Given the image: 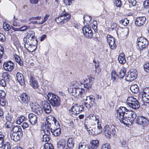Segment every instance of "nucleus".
I'll return each mask as SVG.
<instances>
[{
    "label": "nucleus",
    "mask_w": 149,
    "mask_h": 149,
    "mask_svg": "<svg viewBox=\"0 0 149 149\" xmlns=\"http://www.w3.org/2000/svg\"><path fill=\"white\" fill-rule=\"evenodd\" d=\"M128 113H129V110L124 107H120L117 109V117L121 123L126 125L130 124L128 123L127 119Z\"/></svg>",
    "instance_id": "obj_1"
},
{
    "label": "nucleus",
    "mask_w": 149,
    "mask_h": 149,
    "mask_svg": "<svg viewBox=\"0 0 149 149\" xmlns=\"http://www.w3.org/2000/svg\"><path fill=\"white\" fill-rule=\"evenodd\" d=\"M70 15L68 13H66L65 9L60 15L55 19V21L59 24H63L67 22L70 19Z\"/></svg>",
    "instance_id": "obj_2"
},
{
    "label": "nucleus",
    "mask_w": 149,
    "mask_h": 149,
    "mask_svg": "<svg viewBox=\"0 0 149 149\" xmlns=\"http://www.w3.org/2000/svg\"><path fill=\"white\" fill-rule=\"evenodd\" d=\"M117 128L116 126L113 125H106L103 129L104 134L109 139L112 135L115 134L116 133Z\"/></svg>",
    "instance_id": "obj_3"
},
{
    "label": "nucleus",
    "mask_w": 149,
    "mask_h": 149,
    "mask_svg": "<svg viewBox=\"0 0 149 149\" xmlns=\"http://www.w3.org/2000/svg\"><path fill=\"white\" fill-rule=\"evenodd\" d=\"M47 97L48 100L52 106L57 107L60 104V100L56 95L51 93H49Z\"/></svg>",
    "instance_id": "obj_4"
},
{
    "label": "nucleus",
    "mask_w": 149,
    "mask_h": 149,
    "mask_svg": "<svg viewBox=\"0 0 149 149\" xmlns=\"http://www.w3.org/2000/svg\"><path fill=\"white\" fill-rule=\"evenodd\" d=\"M127 103L128 105L134 109H137L140 107V104L138 100L132 96L129 97L128 98Z\"/></svg>",
    "instance_id": "obj_5"
},
{
    "label": "nucleus",
    "mask_w": 149,
    "mask_h": 149,
    "mask_svg": "<svg viewBox=\"0 0 149 149\" xmlns=\"http://www.w3.org/2000/svg\"><path fill=\"white\" fill-rule=\"evenodd\" d=\"M136 123L140 125H141L144 129L147 127L149 123V121L148 118L142 116L137 117L136 120Z\"/></svg>",
    "instance_id": "obj_6"
},
{
    "label": "nucleus",
    "mask_w": 149,
    "mask_h": 149,
    "mask_svg": "<svg viewBox=\"0 0 149 149\" xmlns=\"http://www.w3.org/2000/svg\"><path fill=\"white\" fill-rule=\"evenodd\" d=\"M68 90L69 93L75 98H79L82 97V95L83 93L82 89L79 88H68Z\"/></svg>",
    "instance_id": "obj_7"
},
{
    "label": "nucleus",
    "mask_w": 149,
    "mask_h": 149,
    "mask_svg": "<svg viewBox=\"0 0 149 149\" xmlns=\"http://www.w3.org/2000/svg\"><path fill=\"white\" fill-rule=\"evenodd\" d=\"M27 38H24L23 40L24 42V47L26 49L31 52H33L37 48L36 45L33 44L29 42L30 40H28Z\"/></svg>",
    "instance_id": "obj_8"
},
{
    "label": "nucleus",
    "mask_w": 149,
    "mask_h": 149,
    "mask_svg": "<svg viewBox=\"0 0 149 149\" xmlns=\"http://www.w3.org/2000/svg\"><path fill=\"white\" fill-rule=\"evenodd\" d=\"M83 106L76 105L72 107L70 109V113L73 115H76L81 113L84 110Z\"/></svg>",
    "instance_id": "obj_9"
},
{
    "label": "nucleus",
    "mask_w": 149,
    "mask_h": 149,
    "mask_svg": "<svg viewBox=\"0 0 149 149\" xmlns=\"http://www.w3.org/2000/svg\"><path fill=\"white\" fill-rule=\"evenodd\" d=\"M95 98L93 95L87 96L86 99V102L85 103L84 105L87 108H90L91 107L95 105Z\"/></svg>",
    "instance_id": "obj_10"
},
{
    "label": "nucleus",
    "mask_w": 149,
    "mask_h": 149,
    "mask_svg": "<svg viewBox=\"0 0 149 149\" xmlns=\"http://www.w3.org/2000/svg\"><path fill=\"white\" fill-rule=\"evenodd\" d=\"M83 34L86 38H91L93 36V32L91 27L87 26H84L82 28Z\"/></svg>",
    "instance_id": "obj_11"
},
{
    "label": "nucleus",
    "mask_w": 149,
    "mask_h": 149,
    "mask_svg": "<svg viewBox=\"0 0 149 149\" xmlns=\"http://www.w3.org/2000/svg\"><path fill=\"white\" fill-rule=\"evenodd\" d=\"M30 105L31 106L32 111L38 115H40L42 113V110L40 106L38 104L35 103H31Z\"/></svg>",
    "instance_id": "obj_12"
},
{
    "label": "nucleus",
    "mask_w": 149,
    "mask_h": 149,
    "mask_svg": "<svg viewBox=\"0 0 149 149\" xmlns=\"http://www.w3.org/2000/svg\"><path fill=\"white\" fill-rule=\"evenodd\" d=\"M137 77L136 70L128 72L125 75V80L129 82L133 81Z\"/></svg>",
    "instance_id": "obj_13"
},
{
    "label": "nucleus",
    "mask_w": 149,
    "mask_h": 149,
    "mask_svg": "<svg viewBox=\"0 0 149 149\" xmlns=\"http://www.w3.org/2000/svg\"><path fill=\"white\" fill-rule=\"evenodd\" d=\"M142 98L144 102L149 103V88L146 87L143 89Z\"/></svg>",
    "instance_id": "obj_14"
},
{
    "label": "nucleus",
    "mask_w": 149,
    "mask_h": 149,
    "mask_svg": "<svg viewBox=\"0 0 149 149\" xmlns=\"http://www.w3.org/2000/svg\"><path fill=\"white\" fill-rule=\"evenodd\" d=\"M107 42L110 48L113 49L116 48V44L115 43V39L113 37L110 35L107 36Z\"/></svg>",
    "instance_id": "obj_15"
},
{
    "label": "nucleus",
    "mask_w": 149,
    "mask_h": 149,
    "mask_svg": "<svg viewBox=\"0 0 149 149\" xmlns=\"http://www.w3.org/2000/svg\"><path fill=\"white\" fill-rule=\"evenodd\" d=\"M3 65L4 69L9 72H11L14 68L13 63L11 61L5 62Z\"/></svg>",
    "instance_id": "obj_16"
},
{
    "label": "nucleus",
    "mask_w": 149,
    "mask_h": 149,
    "mask_svg": "<svg viewBox=\"0 0 149 149\" xmlns=\"http://www.w3.org/2000/svg\"><path fill=\"white\" fill-rule=\"evenodd\" d=\"M42 106L46 113H48L51 112L52 110L51 106L50 104L47 101H43L42 104Z\"/></svg>",
    "instance_id": "obj_17"
},
{
    "label": "nucleus",
    "mask_w": 149,
    "mask_h": 149,
    "mask_svg": "<svg viewBox=\"0 0 149 149\" xmlns=\"http://www.w3.org/2000/svg\"><path fill=\"white\" fill-rule=\"evenodd\" d=\"M146 18L144 16L137 17L135 20V24L138 26H141L143 25L145 23Z\"/></svg>",
    "instance_id": "obj_18"
},
{
    "label": "nucleus",
    "mask_w": 149,
    "mask_h": 149,
    "mask_svg": "<svg viewBox=\"0 0 149 149\" xmlns=\"http://www.w3.org/2000/svg\"><path fill=\"white\" fill-rule=\"evenodd\" d=\"M29 121L32 125H36L37 122V116L33 113H30L28 116Z\"/></svg>",
    "instance_id": "obj_19"
},
{
    "label": "nucleus",
    "mask_w": 149,
    "mask_h": 149,
    "mask_svg": "<svg viewBox=\"0 0 149 149\" xmlns=\"http://www.w3.org/2000/svg\"><path fill=\"white\" fill-rule=\"evenodd\" d=\"M95 117V121L97 122V128L96 127H95V131L93 132V135L100 134L102 130V127L101 126L100 123L99 122L98 118H97Z\"/></svg>",
    "instance_id": "obj_20"
},
{
    "label": "nucleus",
    "mask_w": 149,
    "mask_h": 149,
    "mask_svg": "<svg viewBox=\"0 0 149 149\" xmlns=\"http://www.w3.org/2000/svg\"><path fill=\"white\" fill-rule=\"evenodd\" d=\"M22 102L24 104H28L29 102L30 97L26 93H23L20 96Z\"/></svg>",
    "instance_id": "obj_21"
},
{
    "label": "nucleus",
    "mask_w": 149,
    "mask_h": 149,
    "mask_svg": "<svg viewBox=\"0 0 149 149\" xmlns=\"http://www.w3.org/2000/svg\"><path fill=\"white\" fill-rule=\"evenodd\" d=\"M136 117V115L135 113L134 112H130L128 113V117L127 119L128 123L130 122L131 124L134 121Z\"/></svg>",
    "instance_id": "obj_22"
},
{
    "label": "nucleus",
    "mask_w": 149,
    "mask_h": 149,
    "mask_svg": "<svg viewBox=\"0 0 149 149\" xmlns=\"http://www.w3.org/2000/svg\"><path fill=\"white\" fill-rule=\"evenodd\" d=\"M29 82L30 85L34 88H37L38 87V81L36 80L32 76L30 77Z\"/></svg>",
    "instance_id": "obj_23"
},
{
    "label": "nucleus",
    "mask_w": 149,
    "mask_h": 149,
    "mask_svg": "<svg viewBox=\"0 0 149 149\" xmlns=\"http://www.w3.org/2000/svg\"><path fill=\"white\" fill-rule=\"evenodd\" d=\"M22 135V134H20L15 133H12L10 135L11 139L15 141H19Z\"/></svg>",
    "instance_id": "obj_24"
},
{
    "label": "nucleus",
    "mask_w": 149,
    "mask_h": 149,
    "mask_svg": "<svg viewBox=\"0 0 149 149\" xmlns=\"http://www.w3.org/2000/svg\"><path fill=\"white\" fill-rule=\"evenodd\" d=\"M17 79L21 85H23L24 84V77L22 74L19 72H17L16 75Z\"/></svg>",
    "instance_id": "obj_25"
},
{
    "label": "nucleus",
    "mask_w": 149,
    "mask_h": 149,
    "mask_svg": "<svg viewBox=\"0 0 149 149\" xmlns=\"http://www.w3.org/2000/svg\"><path fill=\"white\" fill-rule=\"evenodd\" d=\"M99 141L98 140H93L90 143L89 149H96L99 146Z\"/></svg>",
    "instance_id": "obj_26"
},
{
    "label": "nucleus",
    "mask_w": 149,
    "mask_h": 149,
    "mask_svg": "<svg viewBox=\"0 0 149 149\" xmlns=\"http://www.w3.org/2000/svg\"><path fill=\"white\" fill-rule=\"evenodd\" d=\"M66 142L64 139H60L57 143V147L59 149H63L65 146Z\"/></svg>",
    "instance_id": "obj_27"
},
{
    "label": "nucleus",
    "mask_w": 149,
    "mask_h": 149,
    "mask_svg": "<svg viewBox=\"0 0 149 149\" xmlns=\"http://www.w3.org/2000/svg\"><path fill=\"white\" fill-rule=\"evenodd\" d=\"M13 133H15L19 134H22V132L21 127L19 125L14 126L12 128Z\"/></svg>",
    "instance_id": "obj_28"
},
{
    "label": "nucleus",
    "mask_w": 149,
    "mask_h": 149,
    "mask_svg": "<svg viewBox=\"0 0 149 149\" xmlns=\"http://www.w3.org/2000/svg\"><path fill=\"white\" fill-rule=\"evenodd\" d=\"M52 134L55 136H57L60 135L61 132V129L60 128L56 129L53 127L50 130Z\"/></svg>",
    "instance_id": "obj_29"
},
{
    "label": "nucleus",
    "mask_w": 149,
    "mask_h": 149,
    "mask_svg": "<svg viewBox=\"0 0 149 149\" xmlns=\"http://www.w3.org/2000/svg\"><path fill=\"white\" fill-rule=\"evenodd\" d=\"M118 59L120 63L123 64L125 63L126 62V60L124 54H120L118 57Z\"/></svg>",
    "instance_id": "obj_30"
},
{
    "label": "nucleus",
    "mask_w": 149,
    "mask_h": 149,
    "mask_svg": "<svg viewBox=\"0 0 149 149\" xmlns=\"http://www.w3.org/2000/svg\"><path fill=\"white\" fill-rule=\"evenodd\" d=\"M34 32L32 30L29 31L26 34V37L24 38H27L28 40H30L32 39L34 37Z\"/></svg>",
    "instance_id": "obj_31"
},
{
    "label": "nucleus",
    "mask_w": 149,
    "mask_h": 149,
    "mask_svg": "<svg viewBox=\"0 0 149 149\" xmlns=\"http://www.w3.org/2000/svg\"><path fill=\"white\" fill-rule=\"evenodd\" d=\"M82 84L79 81L77 82V81H75L73 83L72 85V87H70L69 88H79L82 89L81 86Z\"/></svg>",
    "instance_id": "obj_32"
},
{
    "label": "nucleus",
    "mask_w": 149,
    "mask_h": 149,
    "mask_svg": "<svg viewBox=\"0 0 149 149\" xmlns=\"http://www.w3.org/2000/svg\"><path fill=\"white\" fill-rule=\"evenodd\" d=\"M130 89L133 93L136 94L139 92V88L137 85L134 84L131 86Z\"/></svg>",
    "instance_id": "obj_33"
},
{
    "label": "nucleus",
    "mask_w": 149,
    "mask_h": 149,
    "mask_svg": "<svg viewBox=\"0 0 149 149\" xmlns=\"http://www.w3.org/2000/svg\"><path fill=\"white\" fill-rule=\"evenodd\" d=\"M144 42V43L147 44V39L143 37H139L137 40V44L138 46H141L142 42Z\"/></svg>",
    "instance_id": "obj_34"
},
{
    "label": "nucleus",
    "mask_w": 149,
    "mask_h": 149,
    "mask_svg": "<svg viewBox=\"0 0 149 149\" xmlns=\"http://www.w3.org/2000/svg\"><path fill=\"white\" fill-rule=\"evenodd\" d=\"M2 77L6 81L8 82L9 81L10 76L8 72H3L2 74Z\"/></svg>",
    "instance_id": "obj_35"
},
{
    "label": "nucleus",
    "mask_w": 149,
    "mask_h": 149,
    "mask_svg": "<svg viewBox=\"0 0 149 149\" xmlns=\"http://www.w3.org/2000/svg\"><path fill=\"white\" fill-rule=\"evenodd\" d=\"M126 71V68H123L120 69V70L119 72L118 76L120 78H123L125 74Z\"/></svg>",
    "instance_id": "obj_36"
},
{
    "label": "nucleus",
    "mask_w": 149,
    "mask_h": 149,
    "mask_svg": "<svg viewBox=\"0 0 149 149\" xmlns=\"http://www.w3.org/2000/svg\"><path fill=\"white\" fill-rule=\"evenodd\" d=\"M93 125L91 124L89 121H85L84 123V127L87 131L89 132V130H90V129H91L92 125Z\"/></svg>",
    "instance_id": "obj_37"
},
{
    "label": "nucleus",
    "mask_w": 149,
    "mask_h": 149,
    "mask_svg": "<svg viewBox=\"0 0 149 149\" xmlns=\"http://www.w3.org/2000/svg\"><path fill=\"white\" fill-rule=\"evenodd\" d=\"M14 57L16 61L20 65H22L23 64V62L20 57L16 54H14Z\"/></svg>",
    "instance_id": "obj_38"
},
{
    "label": "nucleus",
    "mask_w": 149,
    "mask_h": 149,
    "mask_svg": "<svg viewBox=\"0 0 149 149\" xmlns=\"http://www.w3.org/2000/svg\"><path fill=\"white\" fill-rule=\"evenodd\" d=\"M67 146L69 148H71L73 147L74 143H73V141L72 139H68L67 142Z\"/></svg>",
    "instance_id": "obj_39"
},
{
    "label": "nucleus",
    "mask_w": 149,
    "mask_h": 149,
    "mask_svg": "<svg viewBox=\"0 0 149 149\" xmlns=\"http://www.w3.org/2000/svg\"><path fill=\"white\" fill-rule=\"evenodd\" d=\"M78 149H89V146L84 143H80L79 144Z\"/></svg>",
    "instance_id": "obj_40"
},
{
    "label": "nucleus",
    "mask_w": 149,
    "mask_h": 149,
    "mask_svg": "<svg viewBox=\"0 0 149 149\" xmlns=\"http://www.w3.org/2000/svg\"><path fill=\"white\" fill-rule=\"evenodd\" d=\"M25 119V118L24 116H21L17 119L16 123L17 124H21L24 120Z\"/></svg>",
    "instance_id": "obj_41"
},
{
    "label": "nucleus",
    "mask_w": 149,
    "mask_h": 149,
    "mask_svg": "<svg viewBox=\"0 0 149 149\" xmlns=\"http://www.w3.org/2000/svg\"><path fill=\"white\" fill-rule=\"evenodd\" d=\"M120 23L123 25L126 26L129 23V20L127 18H125L120 20Z\"/></svg>",
    "instance_id": "obj_42"
},
{
    "label": "nucleus",
    "mask_w": 149,
    "mask_h": 149,
    "mask_svg": "<svg viewBox=\"0 0 149 149\" xmlns=\"http://www.w3.org/2000/svg\"><path fill=\"white\" fill-rule=\"evenodd\" d=\"M84 87L85 89H86V90H88L89 91L90 89L92 88V84L90 82L88 83L87 82L84 85Z\"/></svg>",
    "instance_id": "obj_43"
},
{
    "label": "nucleus",
    "mask_w": 149,
    "mask_h": 149,
    "mask_svg": "<svg viewBox=\"0 0 149 149\" xmlns=\"http://www.w3.org/2000/svg\"><path fill=\"white\" fill-rule=\"evenodd\" d=\"M44 149H54V147L51 143H47L45 144Z\"/></svg>",
    "instance_id": "obj_44"
},
{
    "label": "nucleus",
    "mask_w": 149,
    "mask_h": 149,
    "mask_svg": "<svg viewBox=\"0 0 149 149\" xmlns=\"http://www.w3.org/2000/svg\"><path fill=\"white\" fill-rule=\"evenodd\" d=\"M53 121L54 122V123H52V125L53 126H56V128H60V125L58 121H57V120H56V119L54 118L53 119V120L52 121L51 120H50V121Z\"/></svg>",
    "instance_id": "obj_45"
},
{
    "label": "nucleus",
    "mask_w": 149,
    "mask_h": 149,
    "mask_svg": "<svg viewBox=\"0 0 149 149\" xmlns=\"http://www.w3.org/2000/svg\"><path fill=\"white\" fill-rule=\"evenodd\" d=\"M50 140V136L47 135L43 134L42 138V141L46 142L49 141Z\"/></svg>",
    "instance_id": "obj_46"
},
{
    "label": "nucleus",
    "mask_w": 149,
    "mask_h": 149,
    "mask_svg": "<svg viewBox=\"0 0 149 149\" xmlns=\"http://www.w3.org/2000/svg\"><path fill=\"white\" fill-rule=\"evenodd\" d=\"M117 76L118 75L116 74V71L113 70L111 73V79L113 81L115 80L117 77Z\"/></svg>",
    "instance_id": "obj_47"
},
{
    "label": "nucleus",
    "mask_w": 149,
    "mask_h": 149,
    "mask_svg": "<svg viewBox=\"0 0 149 149\" xmlns=\"http://www.w3.org/2000/svg\"><path fill=\"white\" fill-rule=\"evenodd\" d=\"M92 17L91 16L87 15H84V21L90 22L91 20Z\"/></svg>",
    "instance_id": "obj_48"
},
{
    "label": "nucleus",
    "mask_w": 149,
    "mask_h": 149,
    "mask_svg": "<svg viewBox=\"0 0 149 149\" xmlns=\"http://www.w3.org/2000/svg\"><path fill=\"white\" fill-rule=\"evenodd\" d=\"M3 28L6 31H8L10 29L9 25L6 22H4L3 24Z\"/></svg>",
    "instance_id": "obj_49"
},
{
    "label": "nucleus",
    "mask_w": 149,
    "mask_h": 149,
    "mask_svg": "<svg viewBox=\"0 0 149 149\" xmlns=\"http://www.w3.org/2000/svg\"><path fill=\"white\" fill-rule=\"evenodd\" d=\"M49 16V15L48 14H46L44 17L43 19H42V21L39 23V24H42L44 22H45L48 19Z\"/></svg>",
    "instance_id": "obj_50"
},
{
    "label": "nucleus",
    "mask_w": 149,
    "mask_h": 149,
    "mask_svg": "<svg viewBox=\"0 0 149 149\" xmlns=\"http://www.w3.org/2000/svg\"><path fill=\"white\" fill-rule=\"evenodd\" d=\"M147 44L145 43H144V42H141L142 44L141 45H142L141 46H138L139 47V48L140 49H143L144 48H146V47H147L148 46V42L147 40Z\"/></svg>",
    "instance_id": "obj_51"
},
{
    "label": "nucleus",
    "mask_w": 149,
    "mask_h": 149,
    "mask_svg": "<svg viewBox=\"0 0 149 149\" xmlns=\"http://www.w3.org/2000/svg\"><path fill=\"white\" fill-rule=\"evenodd\" d=\"M144 70L147 72H149V63H147L144 65Z\"/></svg>",
    "instance_id": "obj_52"
},
{
    "label": "nucleus",
    "mask_w": 149,
    "mask_h": 149,
    "mask_svg": "<svg viewBox=\"0 0 149 149\" xmlns=\"http://www.w3.org/2000/svg\"><path fill=\"white\" fill-rule=\"evenodd\" d=\"M96 127V126L95 125L93 124V125H92L91 129H90V130H89L88 132H89V133L90 134H93V132L95 131Z\"/></svg>",
    "instance_id": "obj_53"
},
{
    "label": "nucleus",
    "mask_w": 149,
    "mask_h": 149,
    "mask_svg": "<svg viewBox=\"0 0 149 149\" xmlns=\"http://www.w3.org/2000/svg\"><path fill=\"white\" fill-rule=\"evenodd\" d=\"M101 149H110V146L108 143L103 144L102 146Z\"/></svg>",
    "instance_id": "obj_54"
},
{
    "label": "nucleus",
    "mask_w": 149,
    "mask_h": 149,
    "mask_svg": "<svg viewBox=\"0 0 149 149\" xmlns=\"http://www.w3.org/2000/svg\"><path fill=\"white\" fill-rule=\"evenodd\" d=\"M114 4L116 6L120 7L121 5V1L120 0H115Z\"/></svg>",
    "instance_id": "obj_55"
},
{
    "label": "nucleus",
    "mask_w": 149,
    "mask_h": 149,
    "mask_svg": "<svg viewBox=\"0 0 149 149\" xmlns=\"http://www.w3.org/2000/svg\"><path fill=\"white\" fill-rule=\"evenodd\" d=\"M49 129H46L45 130H42V131L44 133V134L48 136H49L50 134V132Z\"/></svg>",
    "instance_id": "obj_56"
},
{
    "label": "nucleus",
    "mask_w": 149,
    "mask_h": 149,
    "mask_svg": "<svg viewBox=\"0 0 149 149\" xmlns=\"http://www.w3.org/2000/svg\"><path fill=\"white\" fill-rule=\"evenodd\" d=\"M73 1L74 0H63L66 6H70Z\"/></svg>",
    "instance_id": "obj_57"
},
{
    "label": "nucleus",
    "mask_w": 149,
    "mask_h": 149,
    "mask_svg": "<svg viewBox=\"0 0 149 149\" xmlns=\"http://www.w3.org/2000/svg\"><path fill=\"white\" fill-rule=\"evenodd\" d=\"M6 102L4 98H1L0 99V104L3 106H4L6 105Z\"/></svg>",
    "instance_id": "obj_58"
},
{
    "label": "nucleus",
    "mask_w": 149,
    "mask_h": 149,
    "mask_svg": "<svg viewBox=\"0 0 149 149\" xmlns=\"http://www.w3.org/2000/svg\"><path fill=\"white\" fill-rule=\"evenodd\" d=\"M0 85L4 87L6 86V83L5 80L3 79H0Z\"/></svg>",
    "instance_id": "obj_59"
},
{
    "label": "nucleus",
    "mask_w": 149,
    "mask_h": 149,
    "mask_svg": "<svg viewBox=\"0 0 149 149\" xmlns=\"http://www.w3.org/2000/svg\"><path fill=\"white\" fill-rule=\"evenodd\" d=\"M143 5L144 7L146 8H148L149 7V0H146L145 1L143 2Z\"/></svg>",
    "instance_id": "obj_60"
},
{
    "label": "nucleus",
    "mask_w": 149,
    "mask_h": 149,
    "mask_svg": "<svg viewBox=\"0 0 149 149\" xmlns=\"http://www.w3.org/2000/svg\"><path fill=\"white\" fill-rule=\"evenodd\" d=\"M6 94L5 92L2 90H0V97L1 98H4Z\"/></svg>",
    "instance_id": "obj_61"
},
{
    "label": "nucleus",
    "mask_w": 149,
    "mask_h": 149,
    "mask_svg": "<svg viewBox=\"0 0 149 149\" xmlns=\"http://www.w3.org/2000/svg\"><path fill=\"white\" fill-rule=\"evenodd\" d=\"M5 36L0 32V41L3 42L5 40Z\"/></svg>",
    "instance_id": "obj_62"
},
{
    "label": "nucleus",
    "mask_w": 149,
    "mask_h": 149,
    "mask_svg": "<svg viewBox=\"0 0 149 149\" xmlns=\"http://www.w3.org/2000/svg\"><path fill=\"white\" fill-rule=\"evenodd\" d=\"M5 126L7 128H10L12 126V123L10 121L7 122L5 124Z\"/></svg>",
    "instance_id": "obj_63"
},
{
    "label": "nucleus",
    "mask_w": 149,
    "mask_h": 149,
    "mask_svg": "<svg viewBox=\"0 0 149 149\" xmlns=\"http://www.w3.org/2000/svg\"><path fill=\"white\" fill-rule=\"evenodd\" d=\"M3 149H10V146L9 143L4 145Z\"/></svg>",
    "instance_id": "obj_64"
}]
</instances>
